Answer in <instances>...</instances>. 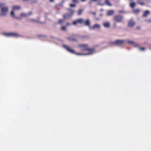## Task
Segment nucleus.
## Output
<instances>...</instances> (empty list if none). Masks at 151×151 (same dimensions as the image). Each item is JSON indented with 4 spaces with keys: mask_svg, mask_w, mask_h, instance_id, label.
<instances>
[{
    "mask_svg": "<svg viewBox=\"0 0 151 151\" xmlns=\"http://www.w3.org/2000/svg\"><path fill=\"white\" fill-rule=\"evenodd\" d=\"M11 15L14 18L18 19H21L22 18L26 17L27 16V14L24 13H22L20 14V17H16L15 16L14 13L13 11H12L11 12Z\"/></svg>",
    "mask_w": 151,
    "mask_h": 151,
    "instance_id": "20e7f679",
    "label": "nucleus"
},
{
    "mask_svg": "<svg viewBox=\"0 0 151 151\" xmlns=\"http://www.w3.org/2000/svg\"><path fill=\"white\" fill-rule=\"evenodd\" d=\"M140 27L139 26L137 27L136 28V29H140Z\"/></svg>",
    "mask_w": 151,
    "mask_h": 151,
    "instance_id": "c756f323",
    "label": "nucleus"
},
{
    "mask_svg": "<svg viewBox=\"0 0 151 151\" xmlns=\"http://www.w3.org/2000/svg\"><path fill=\"white\" fill-rule=\"evenodd\" d=\"M5 4L4 3H0V8H1L0 15L5 16L6 15L8 11V7L7 6H4Z\"/></svg>",
    "mask_w": 151,
    "mask_h": 151,
    "instance_id": "7ed1b4c3",
    "label": "nucleus"
},
{
    "mask_svg": "<svg viewBox=\"0 0 151 151\" xmlns=\"http://www.w3.org/2000/svg\"><path fill=\"white\" fill-rule=\"evenodd\" d=\"M21 9V7L20 6L18 5H14L12 8V11L14 12V11H17L20 10Z\"/></svg>",
    "mask_w": 151,
    "mask_h": 151,
    "instance_id": "9b49d317",
    "label": "nucleus"
},
{
    "mask_svg": "<svg viewBox=\"0 0 151 151\" xmlns=\"http://www.w3.org/2000/svg\"><path fill=\"white\" fill-rule=\"evenodd\" d=\"M104 26L105 27H109L110 26V24L109 22H106L104 24Z\"/></svg>",
    "mask_w": 151,
    "mask_h": 151,
    "instance_id": "6ab92c4d",
    "label": "nucleus"
},
{
    "mask_svg": "<svg viewBox=\"0 0 151 151\" xmlns=\"http://www.w3.org/2000/svg\"><path fill=\"white\" fill-rule=\"evenodd\" d=\"M149 22H151V19L149 20Z\"/></svg>",
    "mask_w": 151,
    "mask_h": 151,
    "instance_id": "f704fd0d",
    "label": "nucleus"
},
{
    "mask_svg": "<svg viewBox=\"0 0 151 151\" xmlns=\"http://www.w3.org/2000/svg\"><path fill=\"white\" fill-rule=\"evenodd\" d=\"M92 14L94 15H95L96 14V13L95 12H93L92 13Z\"/></svg>",
    "mask_w": 151,
    "mask_h": 151,
    "instance_id": "2f4dec72",
    "label": "nucleus"
},
{
    "mask_svg": "<svg viewBox=\"0 0 151 151\" xmlns=\"http://www.w3.org/2000/svg\"><path fill=\"white\" fill-rule=\"evenodd\" d=\"M86 0H81V1H85Z\"/></svg>",
    "mask_w": 151,
    "mask_h": 151,
    "instance_id": "72a5a7b5",
    "label": "nucleus"
},
{
    "mask_svg": "<svg viewBox=\"0 0 151 151\" xmlns=\"http://www.w3.org/2000/svg\"><path fill=\"white\" fill-rule=\"evenodd\" d=\"M79 46L81 48V50L82 51L86 50V49L88 48L87 44H81Z\"/></svg>",
    "mask_w": 151,
    "mask_h": 151,
    "instance_id": "1a4fd4ad",
    "label": "nucleus"
},
{
    "mask_svg": "<svg viewBox=\"0 0 151 151\" xmlns=\"http://www.w3.org/2000/svg\"><path fill=\"white\" fill-rule=\"evenodd\" d=\"M100 28V25L98 24H94L92 27V29H95L96 28L99 29Z\"/></svg>",
    "mask_w": 151,
    "mask_h": 151,
    "instance_id": "2eb2a0df",
    "label": "nucleus"
},
{
    "mask_svg": "<svg viewBox=\"0 0 151 151\" xmlns=\"http://www.w3.org/2000/svg\"><path fill=\"white\" fill-rule=\"evenodd\" d=\"M4 35L6 36H13L15 37H19L20 35L16 33L10 32V33H4Z\"/></svg>",
    "mask_w": 151,
    "mask_h": 151,
    "instance_id": "39448f33",
    "label": "nucleus"
},
{
    "mask_svg": "<svg viewBox=\"0 0 151 151\" xmlns=\"http://www.w3.org/2000/svg\"><path fill=\"white\" fill-rule=\"evenodd\" d=\"M127 42L129 44L132 45L133 46L135 47H137L139 46V45L138 44L132 41L127 40Z\"/></svg>",
    "mask_w": 151,
    "mask_h": 151,
    "instance_id": "9d476101",
    "label": "nucleus"
},
{
    "mask_svg": "<svg viewBox=\"0 0 151 151\" xmlns=\"http://www.w3.org/2000/svg\"><path fill=\"white\" fill-rule=\"evenodd\" d=\"M105 3L109 6H112V4L110 3L109 1L108 0H106L105 1Z\"/></svg>",
    "mask_w": 151,
    "mask_h": 151,
    "instance_id": "f3484780",
    "label": "nucleus"
},
{
    "mask_svg": "<svg viewBox=\"0 0 151 151\" xmlns=\"http://www.w3.org/2000/svg\"><path fill=\"white\" fill-rule=\"evenodd\" d=\"M114 19L116 22H120L122 21L123 18L121 15H116L114 17Z\"/></svg>",
    "mask_w": 151,
    "mask_h": 151,
    "instance_id": "423d86ee",
    "label": "nucleus"
},
{
    "mask_svg": "<svg viewBox=\"0 0 151 151\" xmlns=\"http://www.w3.org/2000/svg\"><path fill=\"white\" fill-rule=\"evenodd\" d=\"M145 49V48L144 47H141L139 48V50H144Z\"/></svg>",
    "mask_w": 151,
    "mask_h": 151,
    "instance_id": "cd10ccee",
    "label": "nucleus"
},
{
    "mask_svg": "<svg viewBox=\"0 0 151 151\" xmlns=\"http://www.w3.org/2000/svg\"><path fill=\"white\" fill-rule=\"evenodd\" d=\"M31 14V13H30V12H29V14Z\"/></svg>",
    "mask_w": 151,
    "mask_h": 151,
    "instance_id": "c9c22d12",
    "label": "nucleus"
},
{
    "mask_svg": "<svg viewBox=\"0 0 151 151\" xmlns=\"http://www.w3.org/2000/svg\"><path fill=\"white\" fill-rule=\"evenodd\" d=\"M61 29L63 31H66V27L65 26H63L61 27Z\"/></svg>",
    "mask_w": 151,
    "mask_h": 151,
    "instance_id": "393cba45",
    "label": "nucleus"
},
{
    "mask_svg": "<svg viewBox=\"0 0 151 151\" xmlns=\"http://www.w3.org/2000/svg\"><path fill=\"white\" fill-rule=\"evenodd\" d=\"M83 11V9H79L78 12V15H81L82 14Z\"/></svg>",
    "mask_w": 151,
    "mask_h": 151,
    "instance_id": "5701e85b",
    "label": "nucleus"
},
{
    "mask_svg": "<svg viewBox=\"0 0 151 151\" xmlns=\"http://www.w3.org/2000/svg\"><path fill=\"white\" fill-rule=\"evenodd\" d=\"M150 14V12L147 10H145L143 13V16L144 17H146L147 16Z\"/></svg>",
    "mask_w": 151,
    "mask_h": 151,
    "instance_id": "4468645a",
    "label": "nucleus"
},
{
    "mask_svg": "<svg viewBox=\"0 0 151 151\" xmlns=\"http://www.w3.org/2000/svg\"><path fill=\"white\" fill-rule=\"evenodd\" d=\"M77 35H73L72 37H67V39L70 41L76 42L77 41V39L76 38Z\"/></svg>",
    "mask_w": 151,
    "mask_h": 151,
    "instance_id": "0eeeda50",
    "label": "nucleus"
},
{
    "mask_svg": "<svg viewBox=\"0 0 151 151\" xmlns=\"http://www.w3.org/2000/svg\"><path fill=\"white\" fill-rule=\"evenodd\" d=\"M64 19H59L58 20V23L59 24H61L63 23L64 22Z\"/></svg>",
    "mask_w": 151,
    "mask_h": 151,
    "instance_id": "b1692460",
    "label": "nucleus"
},
{
    "mask_svg": "<svg viewBox=\"0 0 151 151\" xmlns=\"http://www.w3.org/2000/svg\"><path fill=\"white\" fill-rule=\"evenodd\" d=\"M68 10H69V12H70V15L71 16H72L73 15V14L74 12V10H73V9H68Z\"/></svg>",
    "mask_w": 151,
    "mask_h": 151,
    "instance_id": "4be33fe9",
    "label": "nucleus"
},
{
    "mask_svg": "<svg viewBox=\"0 0 151 151\" xmlns=\"http://www.w3.org/2000/svg\"><path fill=\"white\" fill-rule=\"evenodd\" d=\"M70 6L71 7H74L76 6V5L74 4H69Z\"/></svg>",
    "mask_w": 151,
    "mask_h": 151,
    "instance_id": "a878e982",
    "label": "nucleus"
},
{
    "mask_svg": "<svg viewBox=\"0 0 151 151\" xmlns=\"http://www.w3.org/2000/svg\"><path fill=\"white\" fill-rule=\"evenodd\" d=\"M54 1V0H50V2H53Z\"/></svg>",
    "mask_w": 151,
    "mask_h": 151,
    "instance_id": "7c9ffc66",
    "label": "nucleus"
},
{
    "mask_svg": "<svg viewBox=\"0 0 151 151\" xmlns=\"http://www.w3.org/2000/svg\"><path fill=\"white\" fill-rule=\"evenodd\" d=\"M140 12V10L139 9H134L133 10V12L135 14H137L139 13Z\"/></svg>",
    "mask_w": 151,
    "mask_h": 151,
    "instance_id": "412c9836",
    "label": "nucleus"
},
{
    "mask_svg": "<svg viewBox=\"0 0 151 151\" xmlns=\"http://www.w3.org/2000/svg\"><path fill=\"white\" fill-rule=\"evenodd\" d=\"M91 0L93 1H97V0Z\"/></svg>",
    "mask_w": 151,
    "mask_h": 151,
    "instance_id": "473e14b6",
    "label": "nucleus"
},
{
    "mask_svg": "<svg viewBox=\"0 0 151 151\" xmlns=\"http://www.w3.org/2000/svg\"><path fill=\"white\" fill-rule=\"evenodd\" d=\"M135 22L132 20H130L128 23V25L130 27H132L134 25Z\"/></svg>",
    "mask_w": 151,
    "mask_h": 151,
    "instance_id": "ddd939ff",
    "label": "nucleus"
},
{
    "mask_svg": "<svg viewBox=\"0 0 151 151\" xmlns=\"http://www.w3.org/2000/svg\"><path fill=\"white\" fill-rule=\"evenodd\" d=\"M137 3L141 5H144V3L143 1L141 0H137Z\"/></svg>",
    "mask_w": 151,
    "mask_h": 151,
    "instance_id": "aec40b11",
    "label": "nucleus"
},
{
    "mask_svg": "<svg viewBox=\"0 0 151 151\" xmlns=\"http://www.w3.org/2000/svg\"><path fill=\"white\" fill-rule=\"evenodd\" d=\"M63 47L65 48L66 50H67L68 52H70L71 53H73L77 55H91L93 54L94 52L95 49L94 48H88V49H86V50L87 51L88 53L87 54H82L80 53H75L74 51L72 49H70V47L68 46L65 45V44H63Z\"/></svg>",
    "mask_w": 151,
    "mask_h": 151,
    "instance_id": "f257e3e1",
    "label": "nucleus"
},
{
    "mask_svg": "<svg viewBox=\"0 0 151 151\" xmlns=\"http://www.w3.org/2000/svg\"><path fill=\"white\" fill-rule=\"evenodd\" d=\"M114 13V11L112 10H109L107 12V15L108 16H111Z\"/></svg>",
    "mask_w": 151,
    "mask_h": 151,
    "instance_id": "dca6fc26",
    "label": "nucleus"
},
{
    "mask_svg": "<svg viewBox=\"0 0 151 151\" xmlns=\"http://www.w3.org/2000/svg\"><path fill=\"white\" fill-rule=\"evenodd\" d=\"M66 25L67 26H69L70 25V24L69 23H67L66 24Z\"/></svg>",
    "mask_w": 151,
    "mask_h": 151,
    "instance_id": "c85d7f7f",
    "label": "nucleus"
},
{
    "mask_svg": "<svg viewBox=\"0 0 151 151\" xmlns=\"http://www.w3.org/2000/svg\"><path fill=\"white\" fill-rule=\"evenodd\" d=\"M135 4L134 2H132L129 4L130 6L132 8H134L135 6Z\"/></svg>",
    "mask_w": 151,
    "mask_h": 151,
    "instance_id": "a211bd4d",
    "label": "nucleus"
},
{
    "mask_svg": "<svg viewBox=\"0 0 151 151\" xmlns=\"http://www.w3.org/2000/svg\"><path fill=\"white\" fill-rule=\"evenodd\" d=\"M70 14L68 13H66L64 14L63 16V18L64 19H67L70 18L71 17Z\"/></svg>",
    "mask_w": 151,
    "mask_h": 151,
    "instance_id": "f8f14e48",
    "label": "nucleus"
},
{
    "mask_svg": "<svg viewBox=\"0 0 151 151\" xmlns=\"http://www.w3.org/2000/svg\"><path fill=\"white\" fill-rule=\"evenodd\" d=\"M84 23L85 25L90 26V22L89 19H87L84 21L82 18H80L72 22V24L74 25H76L78 24H82Z\"/></svg>",
    "mask_w": 151,
    "mask_h": 151,
    "instance_id": "f03ea898",
    "label": "nucleus"
},
{
    "mask_svg": "<svg viewBox=\"0 0 151 151\" xmlns=\"http://www.w3.org/2000/svg\"><path fill=\"white\" fill-rule=\"evenodd\" d=\"M72 2L76 4L78 3V0H71Z\"/></svg>",
    "mask_w": 151,
    "mask_h": 151,
    "instance_id": "bb28decb",
    "label": "nucleus"
},
{
    "mask_svg": "<svg viewBox=\"0 0 151 151\" xmlns=\"http://www.w3.org/2000/svg\"><path fill=\"white\" fill-rule=\"evenodd\" d=\"M124 42L125 40H117L113 42L112 43L116 45H123Z\"/></svg>",
    "mask_w": 151,
    "mask_h": 151,
    "instance_id": "6e6552de",
    "label": "nucleus"
}]
</instances>
